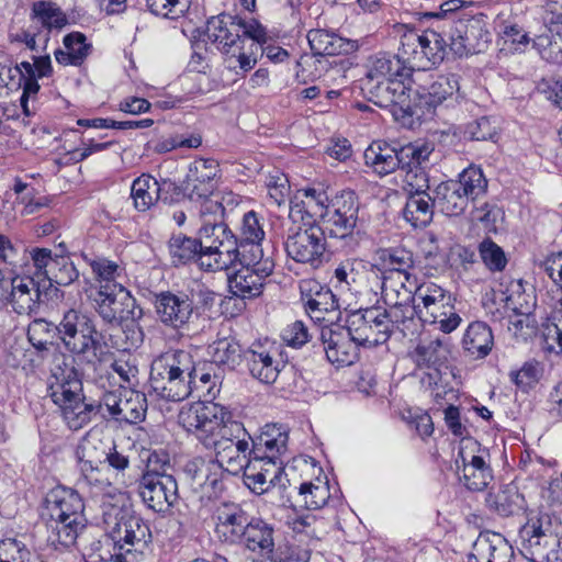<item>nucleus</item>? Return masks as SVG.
<instances>
[{
	"label": "nucleus",
	"instance_id": "obj_1",
	"mask_svg": "<svg viewBox=\"0 0 562 562\" xmlns=\"http://www.w3.org/2000/svg\"><path fill=\"white\" fill-rule=\"evenodd\" d=\"M198 370L190 351L173 349L157 356L150 364L149 386L161 400L187 398L196 385Z\"/></svg>",
	"mask_w": 562,
	"mask_h": 562
},
{
	"label": "nucleus",
	"instance_id": "obj_2",
	"mask_svg": "<svg viewBox=\"0 0 562 562\" xmlns=\"http://www.w3.org/2000/svg\"><path fill=\"white\" fill-rule=\"evenodd\" d=\"M48 395L61 412L68 427L78 430L90 423L95 414V404L86 403L82 382L76 368L65 356L56 359L47 382Z\"/></svg>",
	"mask_w": 562,
	"mask_h": 562
},
{
	"label": "nucleus",
	"instance_id": "obj_3",
	"mask_svg": "<svg viewBox=\"0 0 562 562\" xmlns=\"http://www.w3.org/2000/svg\"><path fill=\"white\" fill-rule=\"evenodd\" d=\"M178 420L206 448H211L212 440H247L244 425L234 420L232 413L216 403L194 402L184 405L180 409Z\"/></svg>",
	"mask_w": 562,
	"mask_h": 562
},
{
	"label": "nucleus",
	"instance_id": "obj_4",
	"mask_svg": "<svg viewBox=\"0 0 562 562\" xmlns=\"http://www.w3.org/2000/svg\"><path fill=\"white\" fill-rule=\"evenodd\" d=\"M240 32L238 15L221 13L211 16L206 23V36L223 55L227 68L246 74L256 66L259 47L254 42L247 44Z\"/></svg>",
	"mask_w": 562,
	"mask_h": 562
},
{
	"label": "nucleus",
	"instance_id": "obj_5",
	"mask_svg": "<svg viewBox=\"0 0 562 562\" xmlns=\"http://www.w3.org/2000/svg\"><path fill=\"white\" fill-rule=\"evenodd\" d=\"M48 515V540L63 548L74 546L86 528L85 505L80 495L71 490L58 486L45 498Z\"/></svg>",
	"mask_w": 562,
	"mask_h": 562
},
{
	"label": "nucleus",
	"instance_id": "obj_6",
	"mask_svg": "<svg viewBox=\"0 0 562 562\" xmlns=\"http://www.w3.org/2000/svg\"><path fill=\"white\" fill-rule=\"evenodd\" d=\"M58 338L69 353L87 363L95 364L105 359L103 335L86 313L74 308L66 311L58 324Z\"/></svg>",
	"mask_w": 562,
	"mask_h": 562
},
{
	"label": "nucleus",
	"instance_id": "obj_7",
	"mask_svg": "<svg viewBox=\"0 0 562 562\" xmlns=\"http://www.w3.org/2000/svg\"><path fill=\"white\" fill-rule=\"evenodd\" d=\"M562 536L561 518L552 512L528 515L518 533L519 550L532 562H544L560 547Z\"/></svg>",
	"mask_w": 562,
	"mask_h": 562
},
{
	"label": "nucleus",
	"instance_id": "obj_8",
	"mask_svg": "<svg viewBox=\"0 0 562 562\" xmlns=\"http://www.w3.org/2000/svg\"><path fill=\"white\" fill-rule=\"evenodd\" d=\"M202 256L199 266L205 271H222L241 257L238 238L224 223L204 224L199 229Z\"/></svg>",
	"mask_w": 562,
	"mask_h": 562
},
{
	"label": "nucleus",
	"instance_id": "obj_9",
	"mask_svg": "<svg viewBox=\"0 0 562 562\" xmlns=\"http://www.w3.org/2000/svg\"><path fill=\"white\" fill-rule=\"evenodd\" d=\"M89 299L101 319L112 326L126 322L136 323L143 317V308L121 283H108L91 289Z\"/></svg>",
	"mask_w": 562,
	"mask_h": 562
},
{
	"label": "nucleus",
	"instance_id": "obj_10",
	"mask_svg": "<svg viewBox=\"0 0 562 562\" xmlns=\"http://www.w3.org/2000/svg\"><path fill=\"white\" fill-rule=\"evenodd\" d=\"M158 321L175 330L188 329L193 318L199 316L193 297L178 291H160L153 296Z\"/></svg>",
	"mask_w": 562,
	"mask_h": 562
},
{
	"label": "nucleus",
	"instance_id": "obj_11",
	"mask_svg": "<svg viewBox=\"0 0 562 562\" xmlns=\"http://www.w3.org/2000/svg\"><path fill=\"white\" fill-rule=\"evenodd\" d=\"M120 513V516L119 514L115 516L116 521L106 536L115 542L119 549L125 551L131 560L136 561L151 542L149 525L139 515L122 510Z\"/></svg>",
	"mask_w": 562,
	"mask_h": 562
},
{
	"label": "nucleus",
	"instance_id": "obj_12",
	"mask_svg": "<svg viewBox=\"0 0 562 562\" xmlns=\"http://www.w3.org/2000/svg\"><path fill=\"white\" fill-rule=\"evenodd\" d=\"M105 408L109 415L120 423L138 424L147 412L146 395L132 387L106 391L95 404V413Z\"/></svg>",
	"mask_w": 562,
	"mask_h": 562
},
{
	"label": "nucleus",
	"instance_id": "obj_13",
	"mask_svg": "<svg viewBox=\"0 0 562 562\" xmlns=\"http://www.w3.org/2000/svg\"><path fill=\"white\" fill-rule=\"evenodd\" d=\"M237 263L241 266L228 278L229 291L234 296L243 300L254 299L262 293L265 280L274 269V261L271 256L256 258L252 262L239 258Z\"/></svg>",
	"mask_w": 562,
	"mask_h": 562
},
{
	"label": "nucleus",
	"instance_id": "obj_14",
	"mask_svg": "<svg viewBox=\"0 0 562 562\" xmlns=\"http://www.w3.org/2000/svg\"><path fill=\"white\" fill-rule=\"evenodd\" d=\"M359 203L353 191H342L330 200L323 223L333 238L352 239L358 222Z\"/></svg>",
	"mask_w": 562,
	"mask_h": 562
},
{
	"label": "nucleus",
	"instance_id": "obj_15",
	"mask_svg": "<svg viewBox=\"0 0 562 562\" xmlns=\"http://www.w3.org/2000/svg\"><path fill=\"white\" fill-rule=\"evenodd\" d=\"M449 40L450 50L463 57L484 52L491 42V33L481 18L472 16L457 21L450 30Z\"/></svg>",
	"mask_w": 562,
	"mask_h": 562
},
{
	"label": "nucleus",
	"instance_id": "obj_16",
	"mask_svg": "<svg viewBox=\"0 0 562 562\" xmlns=\"http://www.w3.org/2000/svg\"><path fill=\"white\" fill-rule=\"evenodd\" d=\"M379 307L352 313L347 323L359 346L374 347L384 344L391 336V325Z\"/></svg>",
	"mask_w": 562,
	"mask_h": 562
},
{
	"label": "nucleus",
	"instance_id": "obj_17",
	"mask_svg": "<svg viewBox=\"0 0 562 562\" xmlns=\"http://www.w3.org/2000/svg\"><path fill=\"white\" fill-rule=\"evenodd\" d=\"M307 228L290 234L284 243L286 255L300 263L317 266L322 262L326 249V239L322 227L305 223Z\"/></svg>",
	"mask_w": 562,
	"mask_h": 562
},
{
	"label": "nucleus",
	"instance_id": "obj_18",
	"mask_svg": "<svg viewBox=\"0 0 562 562\" xmlns=\"http://www.w3.org/2000/svg\"><path fill=\"white\" fill-rule=\"evenodd\" d=\"M138 494L149 509L165 513L178 501V483L173 475L142 474Z\"/></svg>",
	"mask_w": 562,
	"mask_h": 562
},
{
	"label": "nucleus",
	"instance_id": "obj_19",
	"mask_svg": "<svg viewBox=\"0 0 562 562\" xmlns=\"http://www.w3.org/2000/svg\"><path fill=\"white\" fill-rule=\"evenodd\" d=\"M319 340L327 360L336 366H350L358 359V342L355 341L348 326L346 328L324 327L319 330Z\"/></svg>",
	"mask_w": 562,
	"mask_h": 562
},
{
	"label": "nucleus",
	"instance_id": "obj_20",
	"mask_svg": "<svg viewBox=\"0 0 562 562\" xmlns=\"http://www.w3.org/2000/svg\"><path fill=\"white\" fill-rule=\"evenodd\" d=\"M479 449L476 442L461 447L456 459L458 471L461 470L460 480L471 491H483L493 480L491 467L485 462L483 456L475 454Z\"/></svg>",
	"mask_w": 562,
	"mask_h": 562
},
{
	"label": "nucleus",
	"instance_id": "obj_21",
	"mask_svg": "<svg viewBox=\"0 0 562 562\" xmlns=\"http://www.w3.org/2000/svg\"><path fill=\"white\" fill-rule=\"evenodd\" d=\"M301 300L305 311L315 322H330L327 318L338 310V300L331 290L322 285L314 279L303 280L300 283Z\"/></svg>",
	"mask_w": 562,
	"mask_h": 562
},
{
	"label": "nucleus",
	"instance_id": "obj_22",
	"mask_svg": "<svg viewBox=\"0 0 562 562\" xmlns=\"http://www.w3.org/2000/svg\"><path fill=\"white\" fill-rule=\"evenodd\" d=\"M218 165L213 159H199L189 167L183 190L190 200L209 198L216 188Z\"/></svg>",
	"mask_w": 562,
	"mask_h": 562
},
{
	"label": "nucleus",
	"instance_id": "obj_23",
	"mask_svg": "<svg viewBox=\"0 0 562 562\" xmlns=\"http://www.w3.org/2000/svg\"><path fill=\"white\" fill-rule=\"evenodd\" d=\"M452 357V345L448 337L420 338L412 358L419 368L434 369L440 373L448 369Z\"/></svg>",
	"mask_w": 562,
	"mask_h": 562
},
{
	"label": "nucleus",
	"instance_id": "obj_24",
	"mask_svg": "<svg viewBox=\"0 0 562 562\" xmlns=\"http://www.w3.org/2000/svg\"><path fill=\"white\" fill-rule=\"evenodd\" d=\"M211 448L215 451V460H212L215 470L229 475L241 473L251 450L248 440H212Z\"/></svg>",
	"mask_w": 562,
	"mask_h": 562
},
{
	"label": "nucleus",
	"instance_id": "obj_25",
	"mask_svg": "<svg viewBox=\"0 0 562 562\" xmlns=\"http://www.w3.org/2000/svg\"><path fill=\"white\" fill-rule=\"evenodd\" d=\"M277 355V348H267L260 342H255L245 350L244 359L251 376L267 384L273 383L280 373Z\"/></svg>",
	"mask_w": 562,
	"mask_h": 562
},
{
	"label": "nucleus",
	"instance_id": "obj_26",
	"mask_svg": "<svg viewBox=\"0 0 562 562\" xmlns=\"http://www.w3.org/2000/svg\"><path fill=\"white\" fill-rule=\"evenodd\" d=\"M513 555V547L501 533L486 531L473 543L468 562H510Z\"/></svg>",
	"mask_w": 562,
	"mask_h": 562
},
{
	"label": "nucleus",
	"instance_id": "obj_27",
	"mask_svg": "<svg viewBox=\"0 0 562 562\" xmlns=\"http://www.w3.org/2000/svg\"><path fill=\"white\" fill-rule=\"evenodd\" d=\"M459 77L454 74L437 77L429 86H419L415 89L417 106L422 110H431L443 101L452 98L459 91Z\"/></svg>",
	"mask_w": 562,
	"mask_h": 562
},
{
	"label": "nucleus",
	"instance_id": "obj_28",
	"mask_svg": "<svg viewBox=\"0 0 562 562\" xmlns=\"http://www.w3.org/2000/svg\"><path fill=\"white\" fill-rule=\"evenodd\" d=\"M215 532L228 543H240L250 522L247 513L236 504H225L218 508Z\"/></svg>",
	"mask_w": 562,
	"mask_h": 562
},
{
	"label": "nucleus",
	"instance_id": "obj_29",
	"mask_svg": "<svg viewBox=\"0 0 562 562\" xmlns=\"http://www.w3.org/2000/svg\"><path fill=\"white\" fill-rule=\"evenodd\" d=\"M9 290V301L19 315H31L40 308L41 290L38 283L30 277H14Z\"/></svg>",
	"mask_w": 562,
	"mask_h": 562
},
{
	"label": "nucleus",
	"instance_id": "obj_30",
	"mask_svg": "<svg viewBox=\"0 0 562 562\" xmlns=\"http://www.w3.org/2000/svg\"><path fill=\"white\" fill-rule=\"evenodd\" d=\"M265 238L263 226L258 214L254 211L247 212L241 222L240 238L238 246L244 261L252 262L256 258L261 259L265 255L261 241Z\"/></svg>",
	"mask_w": 562,
	"mask_h": 562
},
{
	"label": "nucleus",
	"instance_id": "obj_31",
	"mask_svg": "<svg viewBox=\"0 0 562 562\" xmlns=\"http://www.w3.org/2000/svg\"><path fill=\"white\" fill-rule=\"evenodd\" d=\"M307 41L314 55L328 58L341 54L348 55L359 48L357 41L344 38L325 30H311L307 33Z\"/></svg>",
	"mask_w": 562,
	"mask_h": 562
},
{
	"label": "nucleus",
	"instance_id": "obj_32",
	"mask_svg": "<svg viewBox=\"0 0 562 562\" xmlns=\"http://www.w3.org/2000/svg\"><path fill=\"white\" fill-rule=\"evenodd\" d=\"M289 434L285 427L277 424H267L260 435L252 439L249 456L261 459L266 456L281 457L286 451Z\"/></svg>",
	"mask_w": 562,
	"mask_h": 562
},
{
	"label": "nucleus",
	"instance_id": "obj_33",
	"mask_svg": "<svg viewBox=\"0 0 562 562\" xmlns=\"http://www.w3.org/2000/svg\"><path fill=\"white\" fill-rule=\"evenodd\" d=\"M380 259L385 267L389 268L387 273L383 277L382 281V294L391 296L393 292L400 291L395 288L393 282L394 277L401 278L405 270H409L414 266L413 254L403 248H390L384 249L380 254Z\"/></svg>",
	"mask_w": 562,
	"mask_h": 562
},
{
	"label": "nucleus",
	"instance_id": "obj_34",
	"mask_svg": "<svg viewBox=\"0 0 562 562\" xmlns=\"http://www.w3.org/2000/svg\"><path fill=\"white\" fill-rule=\"evenodd\" d=\"M299 193L301 194V200L292 202L290 206V217L295 221V215L301 214V218L304 220L306 216L311 224L318 218L323 221L330 204L326 192L308 188L299 191Z\"/></svg>",
	"mask_w": 562,
	"mask_h": 562
},
{
	"label": "nucleus",
	"instance_id": "obj_35",
	"mask_svg": "<svg viewBox=\"0 0 562 562\" xmlns=\"http://www.w3.org/2000/svg\"><path fill=\"white\" fill-rule=\"evenodd\" d=\"M494 346V336L490 326L484 322H472L462 338L465 355L473 359H484Z\"/></svg>",
	"mask_w": 562,
	"mask_h": 562
},
{
	"label": "nucleus",
	"instance_id": "obj_36",
	"mask_svg": "<svg viewBox=\"0 0 562 562\" xmlns=\"http://www.w3.org/2000/svg\"><path fill=\"white\" fill-rule=\"evenodd\" d=\"M404 77H408L407 70L398 54L379 52L368 58L364 79L383 80Z\"/></svg>",
	"mask_w": 562,
	"mask_h": 562
},
{
	"label": "nucleus",
	"instance_id": "obj_37",
	"mask_svg": "<svg viewBox=\"0 0 562 562\" xmlns=\"http://www.w3.org/2000/svg\"><path fill=\"white\" fill-rule=\"evenodd\" d=\"M487 507L502 517L518 515L526 508V501L518 487L509 484L497 492H490L486 496Z\"/></svg>",
	"mask_w": 562,
	"mask_h": 562
},
{
	"label": "nucleus",
	"instance_id": "obj_38",
	"mask_svg": "<svg viewBox=\"0 0 562 562\" xmlns=\"http://www.w3.org/2000/svg\"><path fill=\"white\" fill-rule=\"evenodd\" d=\"M364 162L380 176L400 169L398 149L384 142L372 143L363 153Z\"/></svg>",
	"mask_w": 562,
	"mask_h": 562
},
{
	"label": "nucleus",
	"instance_id": "obj_39",
	"mask_svg": "<svg viewBox=\"0 0 562 562\" xmlns=\"http://www.w3.org/2000/svg\"><path fill=\"white\" fill-rule=\"evenodd\" d=\"M240 543L252 552L269 557L274 548L273 528L260 518H251Z\"/></svg>",
	"mask_w": 562,
	"mask_h": 562
},
{
	"label": "nucleus",
	"instance_id": "obj_40",
	"mask_svg": "<svg viewBox=\"0 0 562 562\" xmlns=\"http://www.w3.org/2000/svg\"><path fill=\"white\" fill-rule=\"evenodd\" d=\"M432 202L448 216L463 213L469 201L453 180L439 183L434 190Z\"/></svg>",
	"mask_w": 562,
	"mask_h": 562
},
{
	"label": "nucleus",
	"instance_id": "obj_41",
	"mask_svg": "<svg viewBox=\"0 0 562 562\" xmlns=\"http://www.w3.org/2000/svg\"><path fill=\"white\" fill-rule=\"evenodd\" d=\"M417 316L424 323L438 324L439 329L445 334L453 331L461 323V317L451 300L431 304L428 310H417Z\"/></svg>",
	"mask_w": 562,
	"mask_h": 562
},
{
	"label": "nucleus",
	"instance_id": "obj_42",
	"mask_svg": "<svg viewBox=\"0 0 562 562\" xmlns=\"http://www.w3.org/2000/svg\"><path fill=\"white\" fill-rule=\"evenodd\" d=\"M420 35L409 31L402 36L398 56L402 58L409 77L414 70H429L428 58L420 46Z\"/></svg>",
	"mask_w": 562,
	"mask_h": 562
},
{
	"label": "nucleus",
	"instance_id": "obj_43",
	"mask_svg": "<svg viewBox=\"0 0 562 562\" xmlns=\"http://www.w3.org/2000/svg\"><path fill=\"white\" fill-rule=\"evenodd\" d=\"M168 248L171 262L176 267L192 261L199 263V257L202 256L200 236L193 238L182 233L173 234L169 239Z\"/></svg>",
	"mask_w": 562,
	"mask_h": 562
},
{
	"label": "nucleus",
	"instance_id": "obj_44",
	"mask_svg": "<svg viewBox=\"0 0 562 562\" xmlns=\"http://www.w3.org/2000/svg\"><path fill=\"white\" fill-rule=\"evenodd\" d=\"M392 86L389 108L395 120L404 121L406 117L416 115L418 106L415 98V89L406 87V85L397 78Z\"/></svg>",
	"mask_w": 562,
	"mask_h": 562
},
{
	"label": "nucleus",
	"instance_id": "obj_45",
	"mask_svg": "<svg viewBox=\"0 0 562 562\" xmlns=\"http://www.w3.org/2000/svg\"><path fill=\"white\" fill-rule=\"evenodd\" d=\"M85 562H130L131 557L115 546L110 537L103 535L91 541L83 552Z\"/></svg>",
	"mask_w": 562,
	"mask_h": 562
},
{
	"label": "nucleus",
	"instance_id": "obj_46",
	"mask_svg": "<svg viewBox=\"0 0 562 562\" xmlns=\"http://www.w3.org/2000/svg\"><path fill=\"white\" fill-rule=\"evenodd\" d=\"M211 362L228 370H234L244 359L241 346L232 338L214 341L207 348Z\"/></svg>",
	"mask_w": 562,
	"mask_h": 562
},
{
	"label": "nucleus",
	"instance_id": "obj_47",
	"mask_svg": "<svg viewBox=\"0 0 562 562\" xmlns=\"http://www.w3.org/2000/svg\"><path fill=\"white\" fill-rule=\"evenodd\" d=\"M434 206L432 196L427 192L409 194L403 210L404 218L414 227H423L432 220Z\"/></svg>",
	"mask_w": 562,
	"mask_h": 562
},
{
	"label": "nucleus",
	"instance_id": "obj_48",
	"mask_svg": "<svg viewBox=\"0 0 562 562\" xmlns=\"http://www.w3.org/2000/svg\"><path fill=\"white\" fill-rule=\"evenodd\" d=\"M159 182L150 175L136 178L131 188L134 206L139 212L149 210L159 200Z\"/></svg>",
	"mask_w": 562,
	"mask_h": 562
},
{
	"label": "nucleus",
	"instance_id": "obj_49",
	"mask_svg": "<svg viewBox=\"0 0 562 562\" xmlns=\"http://www.w3.org/2000/svg\"><path fill=\"white\" fill-rule=\"evenodd\" d=\"M31 20L40 23L48 32L61 30L68 23L66 14L52 1L34 2L31 10Z\"/></svg>",
	"mask_w": 562,
	"mask_h": 562
},
{
	"label": "nucleus",
	"instance_id": "obj_50",
	"mask_svg": "<svg viewBox=\"0 0 562 562\" xmlns=\"http://www.w3.org/2000/svg\"><path fill=\"white\" fill-rule=\"evenodd\" d=\"M383 296L385 302L390 304V308H380V314L386 316L385 319H387L389 324L391 325V329L393 326H396L402 331H404L406 328H408L406 324L413 322L415 315H417L415 304L412 300H394L393 294H391V296Z\"/></svg>",
	"mask_w": 562,
	"mask_h": 562
},
{
	"label": "nucleus",
	"instance_id": "obj_51",
	"mask_svg": "<svg viewBox=\"0 0 562 562\" xmlns=\"http://www.w3.org/2000/svg\"><path fill=\"white\" fill-rule=\"evenodd\" d=\"M106 450V445L99 437L87 435L76 451L79 468L99 467L104 462Z\"/></svg>",
	"mask_w": 562,
	"mask_h": 562
},
{
	"label": "nucleus",
	"instance_id": "obj_52",
	"mask_svg": "<svg viewBox=\"0 0 562 562\" xmlns=\"http://www.w3.org/2000/svg\"><path fill=\"white\" fill-rule=\"evenodd\" d=\"M432 151L434 145L427 142H415L402 146L398 149L400 169L427 168Z\"/></svg>",
	"mask_w": 562,
	"mask_h": 562
},
{
	"label": "nucleus",
	"instance_id": "obj_53",
	"mask_svg": "<svg viewBox=\"0 0 562 562\" xmlns=\"http://www.w3.org/2000/svg\"><path fill=\"white\" fill-rule=\"evenodd\" d=\"M457 186H460L461 192L468 201H475L486 192L487 180L483 171L477 167H469L464 169L458 180H453Z\"/></svg>",
	"mask_w": 562,
	"mask_h": 562
},
{
	"label": "nucleus",
	"instance_id": "obj_54",
	"mask_svg": "<svg viewBox=\"0 0 562 562\" xmlns=\"http://www.w3.org/2000/svg\"><path fill=\"white\" fill-rule=\"evenodd\" d=\"M56 336H58V325L43 318L34 319L27 327L29 341L35 349L41 351L48 350L54 345Z\"/></svg>",
	"mask_w": 562,
	"mask_h": 562
},
{
	"label": "nucleus",
	"instance_id": "obj_55",
	"mask_svg": "<svg viewBox=\"0 0 562 562\" xmlns=\"http://www.w3.org/2000/svg\"><path fill=\"white\" fill-rule=\"evenodd\" d=\"M299 496L308 510H316L325 506L330 497L327 482L317 479L316 482H304L299 487Z\"/></svg>",
	"mask_w": 562,
	"mask_h": 562
},
{
	"label": "nucleus",
	"instance_id": "obj_56",
	"mask_svg": "<svg viewBox=\"0 0 562 562\" xmlns=\"http://www.w3.org/2000/svg\"><path fill=\"white\" fill-rule=\"evenodd\" d=\"M184 472L199 486L211 485L214 487L217 482V471L212 460L205 461L202 458H194L184 465Z\"/></svg>",
	"mask_w": 562,
	"mask_h": 562
},
{
	"label": "nucleus",
	"instance_id": "obj_57",
	"mask_svg": "<svg viewBox=\"0 0 562 562\" xmlns=\"http://www.w3.org/2000/svg\"><path fill=\"white\" fill-rule=\"evenodd\" d=\"M262 461L256 456H249L247 464L243 469L244 482L254 493L261 495L269 491L272 481L265 477Z\"/></svg>",
	"mask_w": 562,
	"mask_h": 562
},
{
	"label": "nucleus",
	"instance_id": "obj_58",
	"mask_svg": "<svg viewBox=\"0 0 562 562\" xmlns=\"http://www.w3.org/2000/svg\"><path fill=\"white\" fill-rule=\"evenodd\" d=\"M420 35V46L424 49L426 58H428L429 69L439 65L446 54L447 41L441 33L435 30H426Z\"/></svg>",
	"mask_w": 562,
	"mask_h": 562
},
{
	"label": "nucleus",
	"instance_id": "obj_59",
	"mask_svg": "<svg viewBox=\"0 0 562 562\" xmlns=\"http://www.w3.org/2000/svg\"><path fill=\"white\" fill-rule=\"evenodd\" d=\"M106 373L110 378L114 379L119 389H122L126 387L125 384L133 385L137 382L138 368L131 357H120L111 362Z\"/></svg>",
	"mask_w": 562,
	"mask_h": 562
},
{
	"label": "nucleus",
	"instance_id": "obj_60",
	"mask_svg": "<svg viewBox=\"0 0 562 562\" xmlns=\"http://www.w3.org/2000/svg\"><path fill=\"white\" fill-rule=\"evenodd\" d=\"M532 45L542 59L553 65H562V35L540 34L533 38Z\"/></svg>",
	"mask_w": 562,
	"mask_h": 562
},
{
	"label": "nucleus",
	"instance_id": "obj_61",
	"mask_svg": "<svg viewBox=\"0 0 562 562\" xmlns=\"http://www.w3.org/2000/svg\"><path fill=\"white\" fill-rule=\"evenodd\" d=\"M477 249L481 260L490 271L501 272L506 268L507 258L504 250L490 237L484 238Z\"/></svg>",
	"mask_w": 562,
	"mask_h": 562
},
{
	"label": "nucleus",
	"instance_id": "obj_62",
	"mask_svg": "<svg viewBox=\"0 0 562 562\" xmlns=\"http://www.w3.org/2000/svg\"><path fill=\"white\" fill-rule=\"evenodd\" d=\"M446 300H451V295L446 290L436 283L425 282L416 289L413 303L416 310H428L431 304L436 305Z\"/></svg>",
	"mask_w": 562,
	"mask_h": 562
},
{
	"label": "nucleus",
	"instance_id": "obj_63",
	"mask_svg": "<svg viewBox=\"0 0 562 562\" xmlns=\"http://www.w3.org/2000/svg\"><path fill=\"white\" fill-rule=\"evenodd\" d=\"M395 79L362 80V90L369 94V100L380 108L390 106V95Z\"/></svg>",
	"mask_w": 562,
	"mask_h": 562
},
{
	"label": "nucleus",
	"instance_id": "obj_64",
	"mask_svg": "<svg viewBox=\"0 0 562 562\" xmlns=\"http://www.w3.org/2000/svg\"><path fill=\"white\" fill-rule=\"evenodd\" d=\"M78 276L79 272L75 265L68 258L61 257L56 259L45 278H47L49 284L56 283L65 286L72 283Z\"/></svg>",
	"mask_w": 562,
	"mask_h": 562
}]
</instances>
